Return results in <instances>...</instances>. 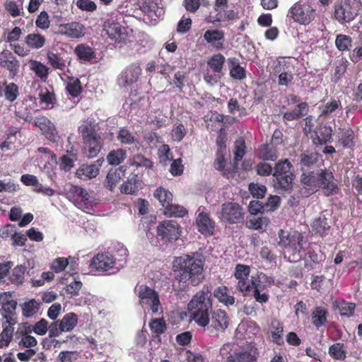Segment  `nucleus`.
Returning <instances> with one entry per match:
<instances>
[{
	"label": "nucleus",
	"mask_w": 362,
	"mask_h": 362,
	"mask_svg": "<svg viewBox=\"0 0 362 362\" xmlns=\"http://www.w3.org/2000/svg\"><path fill=\"white\" fill-rule=\"evenodd\" d=\"M279 238V245L285 248V257L291 262H297L304 257L305 267L313 269L317 264L324 262L325 254L322 251L320 245L310 243L308 245V252L305 253L306 241L304 236L295 230L288 233L283 229L278 232Z\"/></svg>",
	"instance_id": "f257e3e1"
},
{
	"label": "nucleus",
	"mask_w": 362,
	"mask_h": 362,
	"mask_svg": "<svg viewBox=\"0 0 362 362\" xmlns=\"http://www.w3.org/2000/svg\"><path fill=\"white\" fill-rule=\"evenodd\" d=\"M204 263L205 257L197 252L175 257L173 262L175 291H185L189 284L193 286L200 284L204 279Z\"/></svg>",
	"instance_id": "f03ea898"
},
{
	"label": "nucleus",
	"mask_w": 362,
	"mask_h": 362,
	"mask_svg": "<svg viewBox=\"0 0 362 362\" xmlns=\"http://www.w3.org/2000/svg\"><path fill=\"white\" fill-rule=\"evenodd\" d=\"M212 305L211 288L204 285L193 296L187 304V310L192 320L199 326L205 327L210 322Z\"/></svg>",
	"instance_id": "7ed1b4c3"
},
{
	"label": "nucleus",
	"mask_w": 362,
	"mask_h": 362,
	"mask_svg": "<svg viewBox=\"0 0 362 362\" xmlns=\"http://www.w3.org/2000/svg\"><path fill=\"white\" fill-rule=\"evenodd\" d=\"M98 122L93 117L83 120L78 127L83 144V154L89 158L96 157L103 147V139Z\"/></svg>",
	"instance_id": "20e7f679"
},
{
	"label": "nucleus",
	"mask_w": 362,
	"mask_h": 362,
	"mask_svg": "<svg viewBox=\"0 0 362 362\" xmlns=\"http://www.w3.org/2000/svg\"><path fill=\"white\" fill-rule=\"evenodd\" d=\"M317 16L315 6L309 0H299L288 9L287 18L301 25H308L314 22Z\"/></svg>",
	"instance_id": "39448f33"
},
{
	"label": "nucleus",
	"mask_w": 362,
	"mask_h": 362,
	"mask_svg": "<svg viewBox=\"0 0 362 362\" xmlns=\"http://www.w3.org/2000/svg\"><path fill=\"white\" fill-rule=\"evenodd\" d=\"M293 165L288 159H281L276 163L273 175V185L275 189L289 192L293 188L294 174Z\"/></svg>",
	"instance_id": "423d86ee"
},
{
	"label": "nucleus",
	"mask_w": 362,
	"mask_h": 362,
	"mask_svg": "<svg viewBox=\"0 0 362 362\" xmlns=\"http://www.w3.org/2000/svg\"><path fill=\"white\" fill-rule=\"evenodd\" d=\"M359 4L354 0H344L334 5V18L341 24L350 23L358 14Z\"/></svg>",
	"instance_id": "0eeeda50"
},
{
	"label": "nucleus",
	"mask_w": 362,
	"mask_h": 362,
	"mask_svg": "<svg viewBox=\"0 0 362 362\" xmlns=\"http://www.w3.org/2000/svg\"><path fill=\"white\" fill-rule=\"evenodd\" d=\"M244 209L236 202H228L221 205L219 219L228 224H238L244 219Z\"/></svg>",
	"instance_id": "6e6552de"
},
{
	"label": "nucleus",
	"mask_w": 362,
	"mask_h": 362,
	"mask_svg": "<svg viewBox=\"0 0 362 362\" xmlns=\"http://www.w3.org/2000/svg\"><path fill=\"white\" fill-rule=\"evenodd\" d=\"M134 291L137 293L139 303L142 306H149L150 310L153 314L158 312L160 303L157 291L146 285H141L139 287H136Z\"/></svg>",
	"instance_id": "1a4fd4ad"
},
{
	"label": "nucleus",
	"mask_w": 362,
	"mask_h": 362,
	"mask_svg": "<svg viewBox=\"0 0 362 362\" xmlns=\"http://www.w3.org/2000/svg\"><path fill=\"white\" fill-rule=\"evenodd\" d=\"M266 279L267 276L262 272L255 276H252L248 284L249 289L247 291V296L252 292L255 300L262 304L268 302L269 298V294L264 292L267 286L264 281Z\"/></svg>",
	"instance_id": "9d476101"
},
{
	"label": "nucleus",
	"mask_w": 362,
	"mask_h": 362,
	"mask_svg": "<svg viewBox=\"0 0 362 362\" xmlns=\"http://www.w3.org/2000/svg\"><path fill=\"white\" fill-rule=\"evenodd\" d=\"M180 226L175 221H163L157 226L158 237L165 243L175 241L180 238Z\"/></svg>",
	"instance_id": "9b49d317"
},
{
	"label": "nucleus",
	"mask_w": 362,
	"mask_h": 362,
	"mask_svg": "<svg viewBox=\"0 0 362 362\" xmlns=\"http://www.w3.org/2000/svg\"><path fill=\"white\" fill-rule=\"evenodd\" d=\"M0 303L1 305V315L6 319V322L10 325L17 323L16 300L12 298L9 292L0 293Z\"/></svg>",
	"instance_id": "f8f14e48"
},
{
	"label": "nucleus",
	"mask_w": 362,
	"mask_h": 362,
	"mask_svg": "<svg viewBox=\"0 0 362 362\" xmlns=\"http://www.w3.org/2000/svg\"><path fill=\"white\" fill-rule=\"evenodd\" d=\"M67 197L78 209L86 211L92 207V202L88 192L84 188L71 185L67 192Z\"/></svg>",
	"instance_id": "ddd939ff"
},
{
	"label": "nucleus",
	"mask_w": 362,
	"mask_h": 362,
	"mask_svg": "<svg viewBox=\"0 0 362 362\" xmlns=\"http://www.w3.org/2000/svg\"><path fill=\"white\" fill-rule=\"evenodd\" d=\"M90 267L98 272H107L118 269L116 267V259L107 252H99L90 261Z\"/></svg>",
	"instance_id": "4468645a"
},
{
	"label": "nucleus",
	"mask_w": 362,
	"mask_h": 362,
	"mask_svg": "<svg viewBox=\"0 0 362 362\" xmlns=\"http://www.w3.org/2000/svg\"><path fill=\"white\" fill-rule=\"evenodd\" d=\"M141 69L138 63L127 66L118 76L117 84L122 88H127L136 83L141 74Z\"/></svg>",
	"instance_id": "2eb2a0df"
},
{
	"label": "nucleus",
	"mask_w": 362,
	"mask_h": 362,
	"mask_svg": "<svg viewBox=\"0 0 362 362\" xmlns=\"http://www.w3.org/2000/svg\"><path fill=\"white\" fill-rule=\"evenodd\" d=\"M317 188L322 189L325 196H331L338 193L339 188L332 173L327 169H320V179Z\"/></svg>",
	"instance_id": "dca6fc26"
},
{
	"label": "nucleus",
	"mask_w": 362,
	"mask_h": 362,
	"mask_svg": "<svg viewBox=\"0 0 362 362\" xmlns=\"http://www.w3.org/2000/svg\"><path fill=\"white\" fill-rule=\"evenodd\" d=\"M259 351L255 345L250 344L240 351L230 354L226 362H257Z\"/></svg>",
	"instance_id": "f3484780"
},
{
	"label": "nucleus",
	"mask_w": 362,
	"mask_h": 362,
	"mask_svg": "<svg viewBox=\"0 0 362 362\" xmlns=\"http://www.w3.org/2000/svg\"><path fill=\"white\" fill-rule=\"evenodd\" d=\"M34 126L38 127L46 139L53 143L57 142L60 138L54 124L45 116L36 117Z\"/></svg>",
	"instance_id": "a211bd4d"
},
{
	"label": "nucleus",
	"mask_w": 362,
	"mask_h": 362,
	"mask_svg": "<svg viewBox=\"0 0 362 362\" xmlns=\"http://www.w3.org/2000/svg\"><path fill=\"white\" fill-rule=\"evenodd\" d=\"M57 34L64 35L69 38H80L85 35V26L76 21L59 24Z\"/></svg>",
	"instance_id": "6ab92c4d"
},
{
	"label": "nucleus",
	"mask_w": 362,
	"mask_h": 362,
	"mask_svg": "<svg viewBox=\"0 0 362 362\" xmlns=\"http://www.w3.org/2000/svg\"><path fill=\"white\" fill-rule=\"evenodd\" d=\"M0 66L8 71L11 78H14L19 71L20 62L8 49L0 52Z\"/></svg>",
	"instance_id": "aec40b11"
},
{
	"label": "nucleus",
	"mask_w": 362,
	"mask_h": 362,
	"mask_svg": "<svg viewBox=\"0 0 362 362\" xmlns=\"http://www.w3.org/2000/svg\"><path fill=\"white\" fill-rule=\"evenodd\" d=\"M250 267L247 265L238 264L235 269L234 276L237 280V288L247 296L249 289Z\"/></svg>",
	"instance_id": "412c9836"
},
{
	"label": "nucleus",
	"mask_w": 362,
	"mask_h": 362,
	"mask_svg": "<svg viewBox=\"0 0 362 362\" xmlns=\"http://www.w3.org/2000/svg\"><path fill=\"white\" fill-rule=\"evenodd\" d=\"M123 28L117 20L112 18L106 19L103 24V32L110 40L115 42H120L122 40Z\"/></svg>",
	"instance_id": "4be33fe9"
},
{
	"label": "nucleus",
	"mask_w": 362,
	"mask_h": 362,
	"mask_svg": "<svg viewBox=\"0 0 362 362\" xmlns=\"http://www.w3.org/2000/svg\"><path fill=\"white\" fill-rule=\"evenodd\" d=\"M206 42L216 50L224 49L225 33L218 29H209L203 35Z\"/></svg>",
	"instance_id": "5701e85b"
},
{
	"label": "nucleus",
	"mask_w": 362,
	"mask_h": 362,
	"mask_svg": "<svg viewBox=\"0 0 362 362\" xmlns=\"http://www.w3.org/2000/svg\"><path fill=\"white\" fill-rule=\"evenodd\" d=\"M196 225L198 231L204 235H212L215 231L216 223L211 219L209 214L202 211L199 212L196 218Z\"/></svg>",
	"instance_id": "b1692460"
},
{
	"label": "nucleus",
	"mask_w": 362,
	"mask_h": 362,
	"mask_svg": "<svg viewBox=\"0 0 362 362\" xmlns=\"http://www.w3.org/2000/svg\"><path fill=\"white\" fill-rule=\"evenodd\" d=\"M337 145L344 148H353L355 146L354 132L351 127L346 126L339 127L337 130Z\"/></svg>",
	"instance_id": "393cba45"
},
{
	"label": "nucleus",
	"mask_w": 362,
	"mask_h": 362,
	"mask_svg": "<svg viewBox=\"0 0 362 362\" xmlns=\"http://www.w3.org/2000/svg\"><path fill=\"white\" fill-rule=\"evenodd\" d=\"M229 325V317L225 310L218 309L211 311V327L217 332H224Z\"/></svg>",
	"instance_id": "a878e982"
},
{
	"label": "nucleus",
	"mask_w": 362,
	"mask_h": 362,
	"mask_svg": "<svg viewBox=\"0 0 362 362\" xmlns=\"http://www.w3.org/2000/svg\"><path fill=\"white\" fill-rule=\"evenodd\" d=\"M141 180L138 174L132 173L121 185L119 189L124 194H136L141 188Z\"/></svg>",
	"instance_id": "bb28decb"
},
{
	"label": "nucleus",
	"mask_w": 362,
	"mask_h": 362,
	"mask_svg": "<svg viewBox=\"0 0 362 362\" xmlns=\"http://www.w3.org/2000/svg\"><path fill=\"white\" fill-rule=\"evenodd\" d=\"M126 170V165H121L115 170H110L106 176L105 184V187L109 190L112 191L117 183L124 176Z\"/></svg>",
	"instance_id": "cd10ccee"
},
{
	"label": "nucleus",
	"mask_w": 362,
	"mask_h": 362,
	"mask_svg": "<svg viewBox=\"0 0 362 362\" xmlns=\"http://www.w3.org/2000/svg\"><path fill=\"white\" fill-rule=\"evenodd\" d=\"M270 341L277 345H282L284 341V326L277 319H273L269 325Z\"/></svg>",
	"instance_id": "c85d7f7f"
},
{
	"label": "nucleus",
	"mask_w": 362,
	"mask_h": 362,
	"mask_svg": "<svg viewBox=\"0 0 362 362\" xmlns=\"http://www.w3.org/2000/svg\"><path fill=\"white\" fill-rule=\"evenodd\" d=\"M229 74L231 78L242 81L246 78V71L240 66V61L236 57H229L227 60Z\"/></svg>",
	"instance_id": "c756f323"
},
{
	"label": "nucleus",
	"mask_w": 362,
	"mask_h": 362,
	"mask_svg": "<svg viewBox=\"0 0 362 362\" xmlns=\"http://www.w3.org/2000/svg\"><path fill=\"white\" fill-rule=\"evenodd\" d=\"M312 232L314 235L323 238L328 235L330 230V225L328 219L325 216H320L314 219L311 223Z\"/></svg>",
	"instance_id": "7c9ffc66"
},
{
	"label": "nucleus",
	"mask_w": 362,
	"mask_h": 362,
	"mask_svg": "<svg viewBox=\"0 0 362 362\" xmlns=\"http://www.w3.org/2000/svg\"><path fill=\"white\" fill-rule=\"evenodd\" d=\"M309 110L308 104L306 102L298 103L292 111H288L284 113L283 118L286 121H293L305 116Z\"/></svg>",
	"instance_id": "2f4dec72"
},
{
	"label": "nucleus",
	"mask_w": 362,
	"mask_h": 362,
	"mask_svg": "<svg viewBox=\"0 0 362 362\" xmlns=\"http://www.w3.org/2000/svg\"><path fill=\"white\" fill-rule=\"evenodd\" d=\"M258 157L263 160L275 161L279 157L278 150L273 145L262 144L259 148Z\"/></svg>",
	"instance_id": "473e14b6"
},
{
	"label": "nucleus",
	"mask_w": 362,
	"mask_h": 362,
	"mask_svg": "<svg viewBox=\"0 0 362 362\" xmlns=\"http://www.w3.org/2000/svg\"><path fill=\"white\" fill-rule=\"evenodd\" d=\"M328 310L322 306H317L311 313L312 323L317 328L323 326L327 321Z\"/></svg>",
	"instance_id": "72a5a7b5"
},
{
	"label": "nucleus",
	"mask_w": 362,
	"mask_h": 362,
	"mask_svg": "<svg viewBox=\"0 0 362 362\" xmlns=\"http://www.w3.org/2000/svg\"><path fill=\"white\" fill-rule=\"evenodd\" d=\"M214 296L218 300L226 306L233 305L235 303V298L229 293L228 288L226 286L217 287L214 291Z\"/></svg>",
	"instance_id": "f704fd0d"
},
{
	"label": "nucleus",
	"mask_w": 362,
	"mask_h": 362,
	"mask_svg": "<svg viewBox=\"0 0 362 362\" xmlns=\"http://www.w3.org/2000/svg\"><path fill=\"white\" fill-rule=\"evenodd\" d=\"M25 42L32 49L42 48L46 43V37L40 33H30L25 37Z\"/></svg>",
	"instance_id": "c9c22d12"
},
{
	"label": "nucleus",
	"mask_w": 362,
	"mask_h": 362,
	"mask_svg": "<svg viewBox=\"0 0 362 362\" xmlns=\"http://www.w3.org/2000/svg\"><path fill=\"white\" fill-rule=\"evenodd\" d=\"M24 0H6L4 4L6 11L13 18H16L23 14Z\"/></svg>",
	"instance_id": "e433bc0d"
},
{
	"label": "nucleus",
	"mask_w": 362,
	"mask_h": 362,
	"mask_svg": "<svg viewBox=\"0 0 362 362\" xmlns=\"http://www.w3.org/2000/svg\"><path fill=\"white\" fill-rule=\"evenodd\" d=\"M332 130L330 127H323L315 132L313 142L315 145H323L329 142L332 139Z\"/></svg>",
	"instance_id": "4c0bfd02"
},
{
	"label": "nucleus",
	"mask_w": 362,
	"mask_h": 362,
	"mask_svg": "<svg viewBox=\"0 0 362 362\" xmlns=\"http://www.w3.org/2000/svg\"><path fill=\"white\" fill-rule=\"evenodd\" d=\"M78 323V316L74 313H69L64 315L59 322V328L62 332L71 331Z\"/></svg>",
	"instance_id": "58836bf2"
},
{
	"label": "nucleus",
	"mask_w": 362,
	"mask_h": 362,
	"mask_svg": "<svg viewBox=\"0 0 362 362\" xmlns=\"http://www.w3.org/2000/svg\"><path fill=\"white\" fill-rule=\"evenodd\" d=\"M129 163L132 166H134L136 168H144L146 170L152 169L153 168V162L142 153L133 155L129 158Z\"/></svg>",
	"instance_id": "ea45409f"
},
{
	"label": "nucleus",
	"mask_w": 362,
	"mask_h": 362,
	"mask_svg": "<svg viewBox=\"0 0 362 362\" xmlns=\"http://www.w3.org/2000/svg\"><path fill=\"white\" fill-rule=\"evenodd\" d=\"M225 62V57L222 54L218 53L213 54L209 58L207 65L214 73L220 74L222 72Z\"/></svg>",
	"instance_id": "a19ab883"
},
{
	"label": "nucleus",
	"mask_w": 362,
	"mask_h": 362,
	"mask_svg": "<svg viewBox=\"0 0 362 362\" xmlns=\"http://www.w3.org/2000/svg\"><path fill=\"white\" fill-rule=\"evenodd\" d=\"M342 106L339 100L332 99L320 107V115L330 117L337 110H341Z\"/></svg>",
	"instance_id": "79ce46f5"
},
{
	"label": "nucleus",
	"mask_w": 362,
	"mask_h": 362,
	"mask_svg": "<svg viewBox=\"0 0 362 362\" xmlns=\"http://www.w3.org/2000/svg\"><path fill=\"white\" fill-rule=\"evenodd\" d=\"M74 52L80 59L83 61H90L95 57L93 48L85 44L78 45Z\"/></svg>",
	"instance_id": "37998d69"
},
{
	"label": "nucleus",
	"mask_w": 362,
	"mask_h": 362,
	"mask_svg": "<svg viewBox=\"0 0 362 362\" xmlns=\"http://www.w3.org/2000/svg\"><path fill=\"white\" fill-rule=\"evenodd\" d=\"M127 158V151L123 148H117L110 151L107 155V161L111 165H118Z\"/></svg>",
	"instance_id": "c03bdc74"
},
{
	"label": "nucleus",
	"mask_w": 362,
	"mask_h": 362,
	"mask_svg": "<svg viewBox=\"0 0 362 362\" xmlns=\"http://www.w3.org/2000/svg\"><path fill=\"white\" fill-rule=\"evenodd\" d=\"M153 196L159 201L160 204L164 208L167 207L171 202H173V194L170 191L162 187H158L155 190Z\"/></svg>",
	"instance_id": "a18cd8bd"
},
{
	"label": "nucleus",
	"mask_w": 362,
	"mask_h": 362,
	"mask_svg": "<svg viewBox=\"0 0 362 362\" xmlns=\"http://www.w3.org/2000/svg\"><path fill=\"white\" fill-rule=\"evenodd\" d=\"M99 173V168L95 164L83 165L76 172L81 179L95 177Z\"/></svg>",
	"instance_id": "49530a36"
},
{
	"label": "nucleus",
	"mask_w": 362,
	"mask_h": 362,
	"mask_svg": "<svg viewBox=\"0 0 362 362\" xmlns=\"http://www.w3.org/2000/svg\"><path fill=\"white\" fill-rule=\"evenodd\" d=\"M117 138L123 145H131L137 141L136 137L126 127L119 129Z\"/></svg>",
	"instance_id": "de8ad7c7"
},
{
	"label": "nucleus",
	"mask_w": 362,
	"mask_h": 362,
	"mask_svg": "<svg viewBox=\"0 0 362 362\" xmlns=\"http://www.w3.org/2000/svg\"><path fill=\"white\" fill-rule=\"evenodd\" d=\"M30 68L35 74L43 81H46L49 75V68L36 60H31Z\"/></svg>",
	"instance_id": "09e8293b"
},
{
	"label": "nucleus",
	"mask_w": 362,
	"mask_h": 362,
	"mask_svg": "<svg viewBox=\"0 0 362 362\" xmlns=\"http://www.w3.org/2000/svg\"><path fill=\"white\" fill-rule=\"evenodd\" d=\"M289 68V62L285 57H280L274 60L271 66V74L277 76L281 73L285 72Z\"/></svg>",
	"instance_id": "8fccbe9b"
},
{
	"label": "nucleus",
	"mask_w": 362,
	"mask_h": 362,
	"mask_svg": "<svg viewBox=\"0 0 362 362\" xmlns=\"http://www.w3.org/2000/svg\"><path fill=\"white\" fill-rule=\"evenodd\" d=\"M335 46L340 52L349 51L352 47V38L344 34H339L335 39Z\"/></svg>",
	"instance_id": "3c124183"
},
{
	"label": "nucleus",
	"mask_w": 362,
	"mask_h": 362,
	"mask_svg": "<svg viewBox=\"0 0 362 362\" xmlns=\"http://www.w3.org/2000/svg\"><path fill=\"white\" fill-rule=\"evenodd\" d=\"M39 99L41 104H45L47 107H52L57 103V98L53 90L48 88H42L39 93Z\"/></svg>",
	"instance_id": "603ef678"
},
{
	"label": "nucleus",
	"mask_w": 362,
	"mask_h": 362,
	"mask_svg": "<svg viewBox=\"0 0 362 362\" xmlns=\"http://www.w3.org/2000/svg\"><path fill=\"white\" fill-rule=\"evenodd\" d=\"M149 327L156 337H160L167 329L166 323L163 318L152 319L149 322Z\"/></svg>",
	"instance_id": "864d4df0"
},
{
	"label": "nucleus",
	"mask_w": 362,
	"mask_h": 362,
	"mask_svg": "<svg viewBox=\"0 0 362 362\" xmlns=\"http://www.w3.org/2000/svg\"><path fill=\"white\" fill-rule=\"evenodd\" d=\"M319 179L320 170H318L316 173L312 171L308 173H303L301 182L308 187L316 189L317 188Z\"/></svg>",
	"instance_id": "5fc2aeb1"
},
{
	"label": "nucleus",
	"mask_w": 362,
	"mask_h": 362,
	"mask_svg": "<svg viewBox=\"0 0 362 362\" xmlns=\"http://www.w3.org/2000/svg\"><path fill=\"white\" fill-rule=\"evenodd\" d=\"M74 259V258L71 256L68 258L57 257L53 260L51 264V269L55 273H60L63 272Z\"/></svg>",
	"instance_id": "6e6d98bb"
},
{
	"label": "nucleus",
	"mask_w": 362,
	"mask_h": 362,
	"mask_svg": "<svg viewBox=\"0 0 362 362\" xmlns=\"http://www.w3.org/2000/svg\"><path fill=\"white\" fill-rule=\"evenodd\" d=\"M13 325H8L6 327H4L2 332L0 334V349L7 347L12 339L13 335Z\"/></svg>",
	"instance_id": "4d7b16f0"
},
{
	"label": "nucleus",
	"mask_w": 362,
	"mask_h": 362,
	"mask_svg": "<svg viewBox=\"0 0 362 362\" xmlns=\"http://www.w3.org/2000/svg\"><path fill=\"white\" fill-rule=\"evenodd\" d=\"M66 90L72 97L79 96L82 92L81 83L78 78H71L67 83Z\"/></svg>",
	"instance_id": "13d9d810"
},
{
	"label": "nucleus",
	"mask_w": 362,
	"mask_h": 362,
	"mask_svg": "<svg viewBox=\"0 0 362 362\" xmlns=\"http://www.w3.org/2000/svg\"><path fill=\"white\" fill-rule=\"evenodd\" d=\"M19 95V88L15 83H9L6 82V85L4 90V96L6 100L8 101L13 103L14 102Z\"/></svg>",
	"instance_id": "bf43d9fd"
},
{
	"label": "nucleus",
	"mask_w": 362,
	"mask_h": 362,
	"mask_svg": "<svg viewBox=\"0 0 362 362\" xmlns=\"http://www.w3.org/2000/svg\"><path fill=\"white\" fill-rule=\"evenodd\" d=\"M48 63L54 69L64 70L66 64L65 61L57 54L48 52L47 54Z\"/></svg>",
	"instance_id": "052dcab7"
},
{
	"label": "nucleus",
	"mask_w": 362,
	"mask_h": 362,
	"mask_svg": "<svg viewBox=\"0 0 362 362\" xmlns=\"http://www.w3.org/2000/svg\"><path fill=\"white\" fill-rule=\"evenodd\" d=\"M187 214V211L185 207L177 204H173V202H171L167 207H165V214L169 216L183 217Z\"/></svg>",
	"instance_id": "680f3d73"
},
{
	"label": "nucleus",
	"mask_w": 362,
	"mask_h": 362,
	"mask_svg": "<svg viewBox=\"0 0 362 362\" xmlns=\"http://www.w3.org/2000/svg\"><path fill=\"white\" fill-rule=\"evenodd\" d=\"M138 5L139 9L146 14L155 13L158 8L156 0H139Z\"/></svg>",
	"instance_id": "e2e57ef3"
},
{
	"label": "nucleus",
	"mask_w": 362,
	"mask_h": 362,
	"mask_svg": "<svg viewBox=\"0 0 362 362\" xmlns=\"http://www.w3.org/2000/svg\"><path fill=\"white\" fill-rule=\"evenodd\" d=\"M158 156L160 163L163 165H167V162L173 160L170 148L168 144H163L159 147Z\"/></svg>",
	"instance_id": "0e129e2a"
},
{
	"label": "nucleus",
	"mask_w": 362,
	"mask_h": 362,
	"mask_svg": "<svg viewBox=\"0 0 362 362\" xmlns=\"http://www.w3.org/2000/svg\"><path fill=\"white\" fill-rule=\"evenodd\" d=\"M39 303L34 299L23 304V315L26 317H33L39 310Z\"/></svg>",
	"instance_id": "69168bd1"
},
{
	"label": "nucleus",
	"mask_w": 362,
	"mask_h": 362,
	"mask_svg": "<svg viewBox=\"0 0 362 362\" xmlns=\"http://www.w3.org/2000/svg\"><path fill=\"white\" fill-rule=\"evenodd\" d=\"M338 309L341 316L351 317L354 314L356 304L341 300L338 305Z\"/></svg>",
	"instance_id": "338daca9"
},
{
	"label": "nucleus",
	"mask_w": 362,
	"mask_h": 362,
	"mask_svg": "<svg viewBox=\"0 0 362 362\" xmlns=\"http://www.w3.org/2000/svg\"><path fill=\"white\" fill-rule=\"evenodd\" d=\"M329 354L334 359H344L346 357L345 351L344 350V344L341 343H336L332 345L329 347Z\"/></svg>",
	"instance_id": "774afa93"
}]
</instances>
